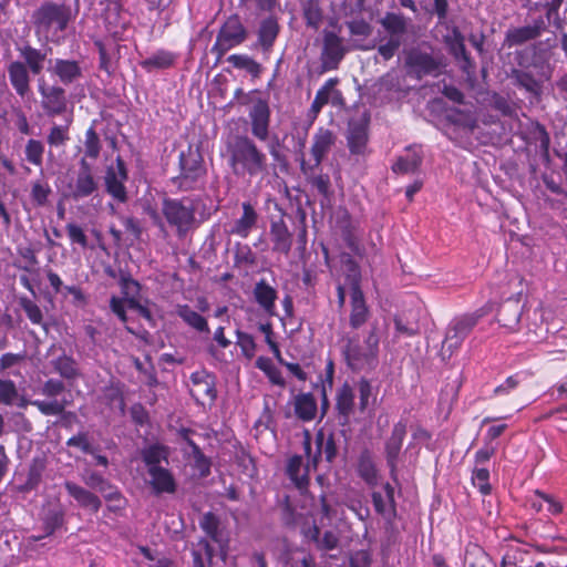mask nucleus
Listing matches in <instances>:
<instances>
[{
  "label": "nucleus",
  "instance_id": "nucleus-1",
  "mask_svg": "<svg viewBox=\"0 0 567 567\" xmlns=\"http://www.w3.org/2000/svg\"><path fill=\"white\" fill-rule=\"evenodd\" d=\"M72 19L71 7L53 0L43 1L31 14L35 34L55 44L63 41V33Z\"/></svg>",
  "mask_w": 567,
  "mask_h": 567
},
{
  "label": "nucleus",
  "instance_id": "nucleus-2",
  "mask_svg": "<svg viewBox=\"0 0 567 567\" xmlns=\"http://www.w3.org/2000/svg\"><path fill=\"white\" fill-rule=\"evenodd\" d=\"M228 165L234 175L255 177L267 172V155L246 135L227 143Z\"/></svg>",
  "mask_w": 567,
  "mask_h": 567
},
{
  "label": "nucleus",
  "instance_id": "nucleus-3",
  "mask_svg": "<svg viewBox=\"0 0 567 567\" xmlns=\"http://www.w3.org/2000/svg\"><path fill=\"white\" fill-rule=\"evenodd\" d=\"M343 341L342 354L352 371L374 369L378 365L380 337L377 326L370 328L363 341L364 346L360 343L358 336L346 337Z\"/></svg>",
  "mask_w": 567,
  "mask_h": 567
},
{
  "label": "nucleus",
  "instance_id": "nucleus-4",
  "mask_svg": "<svg viewBox=\"0 0 567 567\" xmlns=\"http://www.w3.org/2000/svg\"><path fill=\"white\" fill-rule=\"evenodd\" d=\"M178 168V175L169 179L177 192H192L204 187L207 169L198 147L188 145L186 151L179 153Z\"/></svg>",
  "mask_w": 567,
  "mask_h": 567
},
{
  "label": "nucleus",
  "instance_id": "nucleus-5",
  "mask_svg": "<svg viewBox=\"0 0 567 567\" xmlns=\"http://www.w3.org/2000/svg\"><path fill=\"white\" fill-rule=\"evenodd\" d=\"M161 212L167 224L175 228L179 238L197 227L196 200L190 197H165L162 200Z\"/></svg>",
  "mask_w": 567,
  "mask_h": 567
},
{
  "label": "nucleus",
  "instance_id": "nucleus-6",
  "mask_svg": "<svg viewBox=\"0 0 567 567\" xmlns=\"http://www.w3.org/2000/svg\"><path fill=\"white\" fill-rule=\"evenodd\" d=\"M485 313L483 309H478L471 313L457 316L450 322L441 349L443 359H450L462 347L464 340Z\"/></svg>",
  "mask_w": 567,
  "mask_h": 567
},
{
  "label": "nucleus",
  "instance_id": "nucleus-7",
  "mask_svg": "<svg viewBox=\"0 0 567 567\" xmlns=\"http://www.w3.org/2000/svg\"><path fill=\"white\" fill-rule=\"evenodd\" d=\"M40 394L49 400H33L31 404L38 409V411L45 415H62L65 417L74 416L72 412H65V409L72 403V399L65 396L59 399L61 394L65 392V384L60 379L50 378L43 382L39 389Z\"/></svg>",
  "mask_w": 567,
  "mask_h": 567
},
{
  "label": "nucleus",
  "instance_id": "nucleus-8",
  "mask_svg": "<svg viewBox=\"0 0 567 567\" xmlns=\"http://www.w3.org/2000/svg\"><path fill=\"white\" fill-rule=\"evenodd\" d=\"M315 445L316 451L312 453L311 435L309 431H305L302 446L305 455L310 457L312 470L316 471L318 468L321 460L331 465L339 453L336 433L332 430L319 429L315 435Z\"/></svg>",
  "mask_w": 567,
  "mask_h": 567
},
{
  "label": "nucleus",
  "instance_id": "nucleus-9",
  "mask_svg": "<svg viewBox=\"0 0 567 567\" xmlns=\"http://www.w3.org/2000/svg\"><path fill=\"white\" fill-rule=\"evenodd\" d=\"M248 38V30L238 14L229 16L216 35L212 52L220 60L229 50L243 44Z\"/></svg>",
  "mask_w": 567,
  "mask_h": 567
},
{
  "label": "nucleus",
  "instance_id": "nucleus-10",
  "mask_svg": "<svg viewBox=\"0 0 567 567\" xmlns=\"http://www.w3.org/2000/svg\"><path fill=\"white\" fill-rule=\"evenodd\" d=\"M444 66L442 58L420 48H411L405 52L404 68L406 74L422 80L425 76H437Z\"/></svg>",
  "mask_w": 567,
  "mask_h": 567
},
{
  "label": "nucleus",
  "instance_id": "nucleus-11",
  "mask_svg": "<svg viewBox=\"0 0 567 567\" xmlns=\"http://www.w3.org/2000/svg\"><path fill=\"white\" fill-rule=\"evenodd\" d=\"M128 179V171L125 161L117 156L115 164L110 165L105 169L104 186L105 192L114 200L125 204L128 200V193L125 183Z\"/></svg>",
  "mask_w": 567,
  "mask_h": 567
},
{
  "label": "nucleus",
  "instance_id": "nucleus-12",
  "mask_svg": "<svg viewBox=\"0 0 567 567\" xmlns=\"http://www.w3.org/2000/svg\"><path fill=\"white\" fill-rule=\"evenodd\" d=\"M192 386L189 393L197 404H213L217 398L216 377L206 370L195 371L190 374Z\"/></svg>",
  "mask_w": 567,
  "mask_h": 567
},
{
  "label": "nucleus",
  "instance_id": "nucleus-13",
  "mask_svg": "<svg viewBox=\"0 0 567 567\" xmlns=\"http://www.w3.org/2000/svg\"><path fill=\"white\" fill-rule=\"evenodd\" d=\"M337 141V135L329 128L320 126L317 128L312 136V144L310 148L311 156L313 157V166H308L305 161L301 162V172L307 175L308 171L319 167L326 156L330 153Z\"/></svg>",
  "mask_w": 567,
  "mask_h": 567
},
{
  "label": "nucleus",
  "instance_id": "nucleus-14",
  "mask_svg": "<svg viewBox=\"0 0 567 567\" xmlns=\"http://www.w3.org/2000/svg\"><path fill=\"white\" fill-rule=\"evenodd\" d=\"M405 435L406 422L399 421L393 425L391 435L384 444L386 465L390 471V476L394 482L398 481V461Z\"/></svg>",
  "mask_w": 567,
  "mask_h": 567
},
{
  "label": "nucleus",
  "instance_id": "nucleus-15",
  "mask_svg": "<svg viewBox=\"0 0 567 567\" xmlns=\"http://www.w3.org/2000/svg\"><path fill=\"white\" fill-rule=\"evenodd\" d=\"M280 24L276 16L269 14L261 19L257 28V40L254 48L260 50L265 59H269L280 33Z\"/></svg>",
  "mask_w": 567,
  "mask_h": 567
},
{
  "label": "nucleus",
  "instance_id": "nucleus-16",
  "mask_svg": "<svg viewBox=\"0 0 567 567\" xmlns=\"http://www.w3.org/2000/svg\"><path fill=\"white\" fill-rule=\"evenodd\" d=\"M347 49L341 37L332 31H324L321 63L326 71L337 70L343 60Z\"/></svg>",
  "mask_w": 567,
  "mask_h": 567
},
{
  "label": "nucleus",
  "instance_id": "nucleus-17",
  "mask_svg": "<svg viewBox=\"0 0 567 567\" xmlns=\"http://www.w3.org/2000/svg\"><path fill=\"white\" fill-rule=\"evenodd\" d=\"M251 134L260 142L269 137L270 107L266 100L258 99L249 111Z\"/></svg>",
  "mask_w": 567,
  "mask_h": 567
},
{
  "label": "nucleus",
  "instance_id": "nucleus-18",
  "mask_svg": "<svg viewBox=\"0 0 567 567\" xmlns=\"http://www.w3.org/2000/svg\"><path fill=\"white\" fill-rule=\"evenodd\" d=\"M308 461L303 464V458L301 455L295 454L287 460L286 464V475L291 481L293 486L301 493L305 494L308 492L310 485V470H312V464H310V457H307Z\"/></svg>",
  "mask_w": 567,
  "mask_h": 567
},
{
  "label": "nucleus",
  "instance_id": "nucleus-19",
  "mask_svg": "<svg viewBox=\"0 0 567 567\" xmlns=\"http://www.w3.org/2000/svg\"><path fill=\"white\" fill-rule=\"evenodd\" d=\"M546 30L545 20L540 17L533 24L511 28L505 33L504 45L514 48L537 39Z\"/></svg>",
  "mask_w": 567,
  "mask_h": 567
},
{
  "label": "nucleus",
  "instance_id": "nucleus-20",
  "mask_svg": "<svg viewBox=\"0 0 567 567\" xmlns=\"http://www.w3.org/2000/svg\"><path fill=\"white\" fill-rule=\"evenodd\" d=\"M284 215L285 214L270 220L269 237L272 252H278L287 257L291 251L293 235L289 230Z\"/></svg>",
  "mask_w": 567,
  "mask_h": 567
},
{
  "label": "nucleus",
  "instance_id": "nucleus-21",
  "mask_svg": "<svg viewBox=\"0 0 567 567\" xmlns=\"http://www.w3.org/2000/svg\"><path fill=\"white\" fill-rule=\"evenodd\" d=\"M41 106L49 117L63 114L66 111L65 91L61 86H40Z\"/></svg>",
  "mask_w": 567,
  "mask_h": 567
},
{
  "label": "nucleus",
  "instance_id": "nucleus-22",
  "mask_svg": "<svg viewBox=\"0 0 567 567\" xmlns=\"http://www.w3.org/2000/svg\"><path fill=\"white\" fill-rule=\"evenodd\" d=\"M199 527L212 542L217 544L221 554L226 555L229 536L225 528L221 527L219 517L213 512H207L199 519Z\"/></svg>",
  "mask_w": 567,
  "mask_h": 567
},
{
  "label": "nucleus",
  "instance_id": "nucleus-23",
  "mask_svg": "<svg viewBox=\"0 0 567 567\" xmlns=\"http://www.w3.org/2000/svg\"><path fill=\"white\" fill-rule=\"evenodd\" d=\"M97 188L99 184L93 175L92 166L85 157H82L72 196L74 199L85 198L93 195Z\"/></svg>",
  "mask_w": 567,
  "mask_h": 567
},
{
  "label": "nucleus",
  "instance_id": "nucleus-24",
  "mask_svg": "<svg viewBox=\"0 0 567 567\" xmlns=\"http://www.w3.org/2000/svg\"><path fill=\"white\" fill-rule=\"evenodd\" d=\"M350 306L349 324L352 329H359L369 320L370 309L361 287L357 285L350 290Z\"/></svg>",
  "mask_w": 567,
  "mask_h": 567
},
{
  "label": "nucleus",
  "instance_id": "nucleus-25",
  "mask_svg": "<svg viewBox=\"0 0 567 567\" xmlns=\"http://www.w3.org/2000/svg\"><path fill=\"white\" fill-rule=\"evenodd\" d=\"M347 144L351 155H367L369 144V123H350L347 135Z\"/></svg>",
  "mask_w": 567,
  "mask_h": 567
},
{
  "label": "nucleus",
  "instance_id": "nucleus-26",
  "mask_svg": "<svg viewBox=\"0 0 567 567\" xmlns=\"http://www.w3.org/2000/svg\"><path fill=\"white\" fill-rule=\"evenodd\" d=\"M523 308L518 300L507 299L501 303L496 320L507 332H516L519 328Z\"/></svg>",
  "mask_w": 567,
  "mask_h": 567
},
{
  "label": "nucleus",
  "instance_id": "nucleus-27",
  "mask_svg": "<svg viewBox=\"0 0 567 567\" xmlns=\"http://www.w3.org/2000/svg\"><path fill=\"white\" fill-rule=\"evenodd\" d=\"M82 480L89 488L101 493L107 502L123 501V495L120 489L99 472L91 471L86 473Z\"/></svg>",
  "mask_w": 567,
  "mask_h": 567
},
{
  "label": "nucleus",
  "instance_id": "nucleus-28",
  "mask_svg": "<svg viewBox=\"0 0 567 567\" xmlns=\"http://www.w3.org/2000/svg\"><path fill=\"white\" fill-rule=\"evenodd\" d=\"M63 486L68 494L74 498L80 507L89 509L93 514H96L102 507L100 497L92 493L90 489H86L72 481H65Z\"/></svg>",
  "mask_w": 567,
  "mask_h": 567
},
{
  "label": "nucleus",
  "instance_id": "nucleus-29",
  "mask_svg": "<svg viewBox=\"0 0 567 567\" xmlns=\"http://www.w3.org/2000/svg\"><path fill=\"white\" fill-rule=\"evenodd\" d=\"M243 214L239 218L234 220L228 234L247 238L251 230L257 226L258 213L250 202L241 203Z\"/></svg>",
  "mask_w": 567,
  "mask_h": 567
},
{
  "label": "nucleus",
  "instance_id": "nucleus-30",
  "mask_svg": "<svg viewBox=\"0 0 567 567\" xmlns=\"http://www.w3.org/2000/svg\"><path fill=\"white\" fill-rule=\"evenodd\" d=\"M384 494L373 492L371 494L372 504L377 514L388 520H392L396 516V503L394 498V487L386 482L383 485Z\"/></svg>",
  "mask_w": 567,
  "mask_h": 567
},
{
  "label": "nucleus",
  "instance_id": "nucleus-31",
  "mask_svg": "<svg viewBox=\"0 0 567 567\" xmlns=\"http://www.w3.org/2000/svg\"><path fill=\"white\" fill-rule=\"evenodd\" d=\"M151 480L150 486L155 495L174 494L177 483L173 473L165 467H152L147 471Z\"/></svg>",
  "mask_w": 567,
  "mask_h": 567
},
{
  "label": "nucleus",
  "instance_id": "nucleus-32",
  "mask_svg": "<svg viewBox=\"0 0 567 567\" xmlns=\"http://www.w3.org/2000/svg\"><path fill=\"white\" fill-rule=\"evenodd\" d=\"M252 293L255 301L268 317H276L278 315L276 309L278 292L265 279H260L256 282Z\"/></svg>",
  "mask_w": 567,
  "mask_h": 567
},
{
  "label": "nucleus",
  "instance_id": "nucleus-33",
  "mask_svg": "<svg viewBox=\"0 0 567 567\" xmlns=\"http://www.w3.org/2000/svg\"><path fill=\"white\" fill-rule=\"evenodd\" d=\"M10 84L20 97H24L31 91L30 75L27 65L21 61H13L7 66Z\"/></svg>",
  "mask_w": 567,
  "mask_h": 567
},
{
  "label": "nucleus",
  "instance_id": "nucleus-34",
  "mask_svg": "<svg viewBox=\"0 0 567 567\" xmlns=\"http://www.w3.org/2000/svg\"><path fill=\"white\" fill-rule=\"evenodd\" d=\"M51 72L65 85L80 80L83 75L80 62L68 59H55Z\"/></svg>",
  "mask_w": 567,
  "mask_h": 567
},
{
  "label": "nucleus",
  "instance_id": "nucleus-35",
  "mask_svg": "<svg viewBox=\"0 0 567 567\" xmlns=\"http://www.w3.org/2000/svg\"><path fill=\"white\" fill-rule=\"evenodd\" d=\"M178 55L169 50L159 49L140 62L141 68L147 72L166 70L175 65Z\"/></svg>",
  "mask_w": 567,
  "mask_h": 567
},
{
  "label": "nucleus",
  "instance_id": "nucleus-36",
  "mask_svg": "<svg viewBox=\"0 0 567 567\" xmlns=\"http://www.w3.org/2000/svg\"><path fill=\"white\" fill-rule=\"evenodd\" d=\"M339 83L338 78L328 79L324 84L317 91L315 99L311 103L310 109L307 112V117L309 120V126L313 124L317 120L319 113L322 107L329 103L331 91Z\"/></svg>",
  "mask_w": 567,
  "mask_h": 567
},
{
  "label": "nucleus",
  "instance_id": "nucleus-37",
  "mask_svg": "<svg viewBox=\"0 0 567 567\" xmlns=\"http://www.w3.org/2000/svg\"><path fill=\"white\" fill-rule=\"evenodd\" d=\"M123 13L122 0L102 8V18L111 33L117 34L125 29L126 22L123 20Z\"/></svg>",
  "mask_w": 567,
  "mask_h": 567
},
{
  "label": "nucleus",
  "instance_id": "nucleus-38",
  "mask_svg": "<svg viewBox=\"0 0 567 567\" xmlns=\"http://www.w3.org/2000/svg\"><path fill=\"white\" fill-rule=\"evenodd\" d=\"M293 406L296 416L302 422H310L317 415V400L310 392L297 394L295 396Z\"/></svg>",
  "mask_w": 567,
  "mask_h": 567
},
{
  "label": "nucleus",
  "instance_id": "nucleus-39",
  "mask_svg": "<svg viewBox=\"0 0 567 567\" xmlns=\"http://www.w3.org/2000/svg\"><path fill=\"white\" fill-rule=\"evenodd\" d=\"M450 53L456 59L464 62L463 69L467 70L474 68V63L466 51L464 37L456 28L453 29L452 34L445 40Z\"/></svg>",
  "mask_w": 567,
  "mask_h": 567
},
{
  "label": "nucleus",
  "instance_id": "nucleus-40",
  "mask_svg": "<svg viewBox=\"0 0 567 567\" xmlns=\"http://www.w3.org/2000/svg\"><path fill=\"white\" fill-rule=\"evenodd\" d=\"M192 430L183 429L181 431L182 439L187 443V445L192 449V454L194 457V467L199 472L202 477H207L210 474V460L203 453L202 449L198 444H196L190 439Z\"/></svg>",
  "mask_w": 567,
  "mask_h": 567
},
{
  "label": "nucleus",
  "instance_id": "nucleus-41",
  "mask_svg": "<svg viewBox=\"0 0 567 567\" xmlns=\"http://www.w3.org/2000/svg\"><path fill=\"white\" fill-rule=\"evenodd\" d=\"M176 315L190 328L200 333H209L208 321L188 305H177Z\"/></svg>",
  "mask_w": 567,
  "mask_h": 567
},
{
  "label": "nucleus",
  "instance_id": "nucleus-42",
  "mask_svg": "<svg viewBox=\"0 0 567 567\" xmlns=\"http://www.w3.org/2000/svg\"><path fill=\"white\" fill-rule=\"evenodd\" d=\"M20 56L24 60L28 71L33 75H39L43 71V64L47 59V53L42 52L30 44L19 48Z\"/></svg>",
  "mask_w": 567,
  "mask_h": 567
},
{
  "label": "nucleus",
  "instance_id": "nucleus-43",
  "mask_svg": "<svg viewBox=\"0 0 567 567\" xmlns=\"http://www.w3.org/2000/svg\"><path fill=\"white\" fill-rule=\"evenodd\" d=\"M357 472L369 486L373 487L378 483V470L369 450H364L358 457Z\"/></svg>",
  "mask_w": 567,
  "mask_h": 567
},
{
  "label": "nucleus",
  "instance_id": "nucleus-44",
  "mask_svg": "<svg viewBox=\"0 0 567 567\" xmlns=\"http://www.w3.org/2000/svg\"><path fill=\"white\" fill-rule=\"evenodd\" d=\"M465 567H496L489 555L477 544L470 543L465 548Z\"/></svg>",
  "mask_w": 567,
  "mask_h": 567
},
{
  "label": "nucleus",
  "instance_id": "nucleus-45",
  "mask_svg": "<svg viewBox=\"0 0 567 567\" xmlns=\"http://www.w3.org/2000/svg\"><path fill=\"white\" fill-rule=\"evenodd\" d=\"M354 408V393L351 385L346 382L337 391L336 409L339 415L347 421Z\"/></svg>",
  "mask_w": 567,
  "mask_h": 567
},
{
  "label": "nucleus",
  "instance_id": "nucleus-46",
  "mask_svg": "<svg viewBox=\"0 0 567 567\" xmlns=\"http://www.w3.org/2000/svg\"><path fill=\"white\" fill-rule=\"evenodd\" d=\"M513 79L515 84L533 94L536 97H539L543 93V82L535 78V75L525 70H514Z\"/></svg>",
  "mask_w": 567,
  "mask_h": 567
},
{
  "label": "nucleus",
  "instance_id": "nucleus-47",
  "mask_svg": "<svg viewBox=\"0 0 567 567\" xmlns=\"http://www.w3.org/2000/svg\"><path fill=\"white\" fill-rule=\"evenodd\" d=\"M141 455L147 471H150L152 467H161V462H167L169 451L167 446L155 443L143 449Z\"/></svg>",
  "mask_w": 567,
  "mask_h": 567
},
{
  "label": "nucleus",
  "instance_id": "nucleus-48",
  "mask_svg": "<svg viewBox=\"0 0 567 567\" xmlns=\"http://www.w3.org/2000/svg\"><path fill=\"white\" fill-rule=\"evenodd\" d=\"M51 364L53 370L65 380L73 381L80 377L78 362L65 353L52 360Z\"/></svg>",
  "mask_w": 567,
  "mask_h": 567
},
{
  "label": "nucleus",
  "instance_id": "nucleus-49",
  "mask_svg": "<svg viewBox=\"0 0 567 567\" xmlns=\"http://www.w3.org/2000/svg\"><path fill=\"white\" fill-rule=\"evenodd\" d=\"M227 62L235 69L245 70L255 79L260 78L264 71L262 65L247 54H231L227 58Z\"/></svg>",
  "mask_w": 567,
  "mask_h": 567
},
{
  "label": "nucleus",
  "instance_id": "nucleus-50",
  "mask_svg": "<svg viewBox=\"0 0 567 567\" xmlns=\"http://www.w3.org/2000/svg\"><path fill=\"white\" fill-rule=\"evenodd\" d=\"M302 16L308 28L319 30L323 22V10L320 0H307L302 6Z\"/></svg>",
  "mask_w": 567,
  "mask_h": 567
},
{
  "label": "nucleus",
  "instance_id": "nucleus-51",
  "mask_svg": "<svg viewBox=\"0 0 567 567\" xmlns=\"http://www.w3.org/2000/svg\"><path fill=\"white\" fill-rule=\"evenodd\" d=\"M193 567H206L214 557V548L207 538H200L192 550Z\"/></svg>",
  "mask_w": 567,
  "mask_h": 567
},
{
  "label": "nucleus",
  "instance_id": "nucleus-52",
  "mask_svg": "<svg viewBox=\"0 0 567 567\" xmlns=\"http://www.w3.org/2000/svg\"><path fill=\"white\" fill-rule=\"evenodd\" d=\"M380 23L390 37H398L401 39V35L406 32V21L402 14L388 12L381 19Z\"/></svg>",
  "mask_w": 567,
  "mask_h": 567
},
{
  "label": "nucleus",
  "instance_id": "nucleus-53",
  "mask_svg": "<svg viewBox=\"0 0 567 567\" xmlns=\"http://www.w3.org/2000/svg\"><path fill=\"white\" fill-rule=\"evenodd\" d=\"M44 151L45 146L42 141L29 138L24 146V159L35 167H42Z\"/></svg>",
  "mask_w": 567,
  "mask_h": 567
},
{
  "label": "nucleus",
  "instance_id": "nucleus-54",
  "mask_svg": "<svg viewBox=\"0 0 567 567\" xmlns=\"http://www.w3.org/2000/svg\"><path fill=\"white\" fill-rule=\"evenodd\" d=\"M528 9L537 11L544 9L548 22L559 20L558 11L561 7L563 0H527Z\"/></svg>",
  "mask_w": 567,
  "mask_h": 567
},
{
  "label": "nucleus",
  "instance_id": "nucleus-55",
  "mask_svg": "<svg viewBox=\"0 0 567 567\" xmlns=\"http://www.w3.org/2000/svg\"><path fill=\"white\" fill-rule=\"evenodd\" d=\"M44 470H45V461L40 457L33 458L29 466V471H28V475H27V480H25L23 488L25 491L35 489L42 480V474H43Z\"/></svg>",
  "mask_w": 567,
  "mask_h": 567
},
{
  "label": "nucleus",
  "instance_id": "nucleus-56",
  "mask_svg": "<svg viewBox=\"0 0 567 567\" xmlns=\"http://www.w3.org/2000/svg\"><path fill=\"white\" fill-rule=\"evenodd\" d=\"M18 303L32 324L42 327L45 326L43 322V312L32 299L27 296H21L18 299Z\"/></svg>",
  "mask_w": 567,
  "mask_h": 567
},
{
  "label": "nucleus",
  "instance_id": "nucleus-57",
  "mask_svg": "<svg viewBox=\"0 0 567 567\" xmlns=\"http://www.w3.org/2000/svg\"><path fill=\"white\" fill-rule=\"evenodd\" d=\"M256 367L267 375L272 384L285 386L286 382L280 370L274 365L269 358L259 357L256 360Z\"/></svg>",
  "mask_w": 567,
  "mask_h": 567
},
{
  "label": "nucleus",
  "instance_id": "nucleus-58",
  "mask_svg": "<svg viewBox=\"0 0 567 567\" xmlns=\"http://www.w3.org/2000/svg\"><path fill=\"white\" fill-rule=\"evenodd\" d=\"M102 144L99 134L95 131L94 125H91L85 131V140H84V152L85 158L89 157L95 161L101 153Z\"/></svg>",
  "mask_w": 567,
  "mask_h": 567
},
{
  "label": "nucleus",
  "instance_id": "nucleus-59",
  "mask_svg": "<svg viewBox=\"0 0 567 567\" xmlns=\"http://www.w3.org/2000/svg\"><path fill=\"white\" fill-rule=\"evenodd\" d=\"M127 298H120L112 296L110 299V309L118 318V320L125 324V329L128 333L140 336L131 326H128V318L126 315Z\"/></svg>",
  "mask_w": 567,
  "mask_h": 567
},
{
  "label": "nucleus",
  "instance_id": "nucleus-60",
  "mask_svg": "<svg viewBox=\"0 0 567 567\" xmlns=\"http://www.w3.org/2000/svg\"><path fill=\"white\" fill-rule=\"evenodd\" d=\"M422 164V157L417 154L400 156L392 165V171L396 174L414 173Z\"/></svg>",
  "mask_w": 567,
  "mask_h": 567
},
{
  "label": "nucleus",
  "instance_id": "nucleus-61",
  "mask_svg": "<svg viewBox=\"0 0 567 567\" xmlns=\"http://www.w3.org/2000/svg\"><path fill=\"white\" fill-rule=\"evenodd\" d=\"M257 261L256 254L249 245L237 243L234 247V264L235 266H254Z\"/></svg>",
  "mask_w": 567,
  "mask_h": 567
},
{
  "label": "nucleus",
  "instance_id": "nucleus-62",
  "mask_svg": "<svg viewBox=\"0 0 567 567\" xmlns=\"http://www.w3.org/2000/svg\"><path fill=\"white\" fill-rule=\"evenodd\" d=\"M472 483L484 496L489 495L492 486L489 484V471L485 467H475L472 472Z\"/></svg>",
  "mask_w": 567,
  "mask_h": 567
},
{
  "label": "nucleus",
  "instance_id": "nucleus-63",
  "mask_svg": "<svg viewBox=\"0 0 567 567\" xmlns=\"http://www.w3.org/2000/svg\"><path fill=\"white\" fill-rule=\"evenodd\" d=\"M69 140V125L54 124L47 136V142L51 147L64 146Z\"/></svg>",
  "mask_w": 567,
  "mask_h": 567
},
{
  "label": "nucleus",
  "instance_id": "nucleus-64",
  "mask_svg": "<svg viewBox=\"0 0 567 567\" xmlns=\"http://www.w3.org/2000/svg\"><path fill=\"white\" fill-rule=\"evenodd\" d=\"M237 344L241 350V353L251 359L256 353V342L251 334L244 332L241 330L236 331Z\"/></svg>",
  "mask_w": 567,
  "mask_h": 567
}]
</instances>
